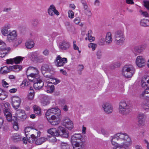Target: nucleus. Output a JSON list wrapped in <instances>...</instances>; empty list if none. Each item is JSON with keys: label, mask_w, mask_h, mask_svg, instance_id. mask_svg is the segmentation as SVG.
<instances>
[{"label": "nucleus", "mask_w": 149, "mask_h": 149, "mask_svg": "<svg viewBox=\"0 0 149 149\" xmlns=\"http://www.w3.org/2000/svg\"><path fill=\"white\" fill-rule=\"evenodd\" d=\"M61 149H70V146L66 143L62 142L61 144Z\"/></svg>", "instance_id": "a19ab883"}, {"label": "nucleus", "mask_w": 149, "mask_h": 149, "mask_svg": "<svg viewBox=\"0 0 149 149\" xmlns=\"http://www.w3.org/2000/svg\"><path fill=\"white\" fill-rule=\"evenodd\" d=\"M35 131V132H37V130H33L31 127H26L24 130V132L25 136H27L28 134L27 133H32L33 131Z\"/></svg>", "instance_id": "f704fd0d"}, {"label": "nucleus", "mask_w": 149, "mask_h": 149, "mask_svg": "<svg viewBox=\"0 0 149 149\" xmlns=\"http://www.w3.org/2000/svg\"><path fill=\"white\" fill-rule=\"evenodd\" d=\"M96 55L98 59H100L102 57V55L101 50H98L97 52Z\"/></svg>", "instance_id": "864d4df0"}, {"label": "nucleus", "mask_w": 149, "mask_h": 149, "mask_svg": "<svg viewBox=\"0 0 149 149\" xmlns=\"http://www.w3.org/2000/svg\"><path fill=\"white\" fill-rule=\"evenodd\" d=\"M10 104L8 102L4 104L2 107L3 113L6 119L9 122H10L12 120V114L10 109Z\"/></svg>", "instance_id": "0eeeda50"}, {"label": "nucleus", "mask_w": 149, "mask_h": 149, "mask_svg": "<svg viewBox=\"0 0 149 149\" xmlns=\"http://www.w3.org/2000/svg\"><path fill=\"white\" fill-rule=\"evenodd\" d=\"M40 24L39 21L37 19H34L32 21L31 25L34 27H36Z\"/></svg>", "instance_id": "c9c22d12"}, {"label": "nucleus", "mask_w": 149, "mask_h": 149, "mask_svg": "<svg viewBox=\"0 0 149 149\" xmlns=\"http://www.w3.org/2000/svg\"><path fill=\"white\" fill-rule=\"evenodd\" d=\"M74 21L75 24H78L80 22V19L79 17H77L74 19Z\"/></svg>", "instance_id": "e2e57ef3"}, {"label": "nucleus", "mask_w": 149, "mask_h": 149, "mask_svg": "<svg viewBox=\"0 0 149 149\" xmlns=\"http://www.w3.org/2000/svg\"><path fill=\"white\" fill-rule=\"evenodd\" d=\"M146 87L145 90L143 91L140 95V97L142 98H149V83Z\"/></svg>", "instance_id": "b1692460"}, {"label": "nucleus", "mask_w": 149, "mask_h": 149, "mask_svg": "<svg viewBox=\"0 0 149 149\" xmlns=\"http://www.w3.org/2000/svg\"><path fill=\"white\" fill-rule=\"evenodd\" d=\"M105 41L103 38H101L100 39L98 42V44L100 45H104Z\"/></svg>", "instance_id": "4d7b16f0"}, {"label": "nucleus", "mask_w": 149, "mask_h": 149, "mask_svg": "<svg viewBox=\"0 0 149 149\" xmlns=\"http://www.w3.org/2000/svg\"><path fill=\"white\" fill-rule=\"evenodd\" d=\"M14 62V59H13L10 58V59H7L6 60V63L7 64H13Z\"/></svg>", "instance_id": "680f3d73"}, {"label": "nucleus", "mask_w": 149, "mask_h": 149, "mask_svg": "<svg viewBox=\"0 0 149 149\" xmlns=\"http://www.w3.org/2000/svg\"><path fill=\"white\" fill-rule=\"evenodd\" d=\"M34 113L38 115L40 114L41 111L40 108L37 106H34L33 107Z\"/></svg>", "instance_id": "ea45409f"}, {"label": "nucleus", "mask_w": 149, "mask_h": 149, "mask_svg": "<svg viewBox=\"0 0 149 149\" xmlns=\"http://www.w3.org/2000/svg\"><path fill=\"white\" fill-rule=\"evenodd\" d=\"M104 111L107 113H110L112 112L113 107L111 105L108 103H105L102 106Z\"/></svg>", "instance_id": "aec40b11"}, {"label": "nucleus", "mask_w": 149, "mask_h": 149, "mask_svg": "<svg viewBox=\"0 0 149 149\" xmlns=\"http://www.w3.org/2000/svg\"><path fill=\"white\" fill-rule=\"evenodd\" d=\"M62 125L69 130H71L73 127V123L68 117H65L62 120Z\"/></svg>", "instance_id": "9b49d317"}, {"label": "nucleus", "mask_w": 149, "mask_h": 149, "mask_svg": "<svg viewBox=\"0 0 149 149\" xmlns=\"http://www.w3.org/2000/svg\"><path fill=\"white\" fill-rule=\"evenodd\" d=\"M145 119L138 120L139 125L140 126H142L144 125Z\"/></svg>", "instance_id": "5fc2aeb1"}, {"label": "nucleus", "mask_w": 149, "mask_h": 149, "mask_svg": "<svg viewBox=\"0 0 149 149\" xmlns=\"http://www.w3.org/2000/svg\"><path fill=\"white\" fill-rule=\"evenodd\" d=\"M112 145L115 147H128L132 144V141L126 133H118L111 137Z\"/></svg>", "instance_id": "f257e3e1"}, {"label": "nucleus", "mask_w": 149, "mask_h": 149, "mask_svg": "<svg viewBox=\"0 0 149 149\" xmlns=\"http://www.w3.org/2000/svg\"><path fill=\"white\" fill-rule=\"evenodd\" d=\"M74 149H84V146L82 142H80V143H78L77 145L73 146Z\"/></svg>", "instance_id": "4c0bfd02"}, {"label": "nucleus", "mask_w": 149, "mask_h": 149, "mask_svg": "<svg viewBox=\"0 0 149 149\" xmlns=\"http://www.w3.org/2000/svg\"><path fill=\"white\" fill-rule=\"evenodd\" d=\"M49 66L47 65H44L42 66L41 68V72L44 76L45 77L51 79V75H49L46 74L49 71Z\"/></svg>", "instance_id": "6ab92c4d"}, {"label": "nucleus", "mask_w": 149, "mask_h": 149, "mask_svg": "<svg viewBox=\"0 0 149 149\" xmlns=\"http://www.w3.org/2000/svg\"><path fill=\"white\" fill-rule=\"evenodd\" d=\"M7 36V40L9 42H13L16 38L17 31L14 30L10 32Z\"/></svg>", "instance_id": "a211bd4d"}, {"label": "nucleus", "mask_w": 149, "mask_h": 149, "mask_svg": "<svg viewBox=\"0 0 149 149\" xmlns=\"http://www.w3.org/2000/svg\"><path fill=\"white\" fill-rule=\"evenodd\" d=\"M22 67L21 65H17L10 66L9 67L5 66L1 68V72L2 74H6L12 71L13 69H18V71L21 70Z\"/></svg>", "instance_id": "6e6552de"}, {"label": "nucleus", "mask_w": 149, "mask_h": 149, "mask_svg": "<svg viewBox=\"0 0 149 149\" xmlns=\"http://www.w3.org/2000/svg\"><path fill=\"white\" fill-rule=\"evenodd\" d=\"M41 103L43 106H45L49 103V98L46 96H44L41 100Z\"/></svg>", "instance_id": "c85d7f7f"}, {"label": "nucleus", "mask_w": 149, "mask_h": 149, "mask_svg": "<svg viewBox=\"0 0 149 149\" xmlns=\"http://www.w3.org/2000/svg\"><path fill=\"white\" fill-rule=\"evenodd\" d=\"M84 13L88 17H91L92 15V13L91 11L88 8L86 9H84Z\"/></svg>", "instance_id": "79ce46f5"}, {"label": "nucleus", "mask_w": 149, "mask_h": 149, "mask_svg": "<svg viewBox=\"0 0 149 149\" xmlns=\"http://www.w3.org/2000/svg\"><path fill=\"white\" fill-rule=\"evenodd\" d=\"M48 90H47V92L48 93H52L54 89V86L53 85L47 84V86H46Z\"/></svg>", "instance_id": "58836bf2"}, {"label": "nucleus", "mask_w": 149, "mask_h": 149, "mask_svg": "<svg viewBox=\"0 0 149 149\" xmlns=\"http://www.w3.org/2000/svg\"><path fill=\"white\" fill-rule=\"evenodd\" d=\"M140 25L143 26H149V19H141L140 21Z\"/></svg>", "instance_id": "72a5a7b5"}, {"label": "nucleus", "mask_w": 149, "mask_h": 149, "mask_svg": "<svg viewBox=\"0 0 149 149\" xmlns=\"http://www.w3.org/2000/svg\"><path fill=\"white\" fill-rule=\"evenodd\" d=\"M82 136L80 134H75L72 135L71 141L72 146L77 145L82 142Z\"/></svg>", "instance_id": "1a4fd4ad"}, {"label": "nucleus", "mask_w": 149, "mask_h": 149, "mask_svg": "<svg viewBox=\"0 0 149 149\" xmlns=\"http://www.w3.org/2000/svg\"><path fill=\"white\" fill-rule=\"evenodd\" d=\"M12 27L11 25L7 23L5 24L1 29V32L2 34L4 36H6L11 32L10 30Z\"/></svg>", "instance_id": "ddd939ff"}, {"label": "nucleus", "mask_w": 149, "mask_h": 149, "mask_svg": "<svg viewBox=\"0 0 149 149\" xmlns=\"http://www.w3.org/2000/svg\"><path fill=\"white\" fill-rule=\"evenodd\" d=\"M15 117L17 118H20L24 120L26 118L27 116L24 110L19 109L16 110Z\"/></svg>", "instance_id": "f3484780"}, {"label": "nucleus", "mask_w": 149, "mask_h": 149, "mask_svg": "<svg viewBox=\"0 0 149 149\" xmlns=\"http://www.w3.org/2000/svg\"><path fill=\"white\" fill-rule=\"evenodd\" d=\"M36 62L39 63H42L43 62L44 60L43 58L41 56H38Z\"/></svg>", "instance_id": "13d9d810"}, {"label": "nucleus", "mask_w": 149, "mask_h": 149, "mask_svg": "<svg viewBox=\"0 0 149 149\" xmlns=\"http://www.w3.org/2000/svg\"><path fill=\"white\" fill-rule=\"evenodd\" d=\"M28 70H34L36 72L35 73H31L28 76V78L30 81H32L34 80L35 82L34 83L43 82L42 81V77L39 74V71L36 68L34 67H30L28 68Z\"/></svg>", "instance_id": "7ed1b4c3"}, {"label": "nucleus", "mask_w": 149, "mask_h": 149, "mask_svg": "<svg viewBox=\"0 0 149 149\" xmlns=\"http://www.w3.org/2000/svg\"><path fill=\"white\" fill-rule=\"evenodd\" d=\"M10 49L9 47H6V43L3 41L0 40V50L6 51L8 52Z\"/></svg>", "instance_id": "a878e982"}, {"label": "nucleus", "mask_w": 149, "mask_h": 149, "mask_svg": "<svg viewBox=\"0 0 149 149\" xmlns=\"http://www.w3.org/2000/svg\"><path fill=\"white\" fill-rule=\"evenodd\" d=\"M34 93L33 90H31V92H30L28 95V98L30 100H32L33 98Z\"/></svg>", "instance_id": "8fccbe9b"}, {"label": "nucleus", "mask_w": 149, "mask_h": 149, "mask_svg": "<svg viewBox=\"0 0 149 149\" xmlns=\"http://www.w3.org/2000/svg\"><path fill=\"white\" fill-rule=\"evenodd\" d=\"M11 139L14 142H18L21 141L22 136L20 134L15 133L11 136Z\"/></svg>", "instance_id": "4be33fe9"}, {"label": "nucleus", "mask_w": 149, "mask_h": 149, "mask_svg": "<svg viewBox=\"0 0 149 149\" xmlns=\"http://www.w3.org/2000/svg\"><path fill=\"white\" fill-rule=\"evenodd\" d=\"M81 2L83 6L84 9H86L87 8H88L87 3L86 1L85 0H81Z\"/></svg>", "instance_id": "37998d69"}, {"label": "nucleus", "mask_w": 149, "mask_h": 149, "mask_svg": "<svg viewBox=\"0 0 149 149\" xmlns=\"http://www.w3.org/2000/svg\"><path fill=\"white\" fill-rule=\"evenodd\" d=\"M149 83V77L145 76L142 79L141 84L142 86L145 88L146 87Z\"/></svg>", "instance_id": "393cba45"}, {"label": "nucleus", "mask_w": 149, "mask_h": 149, "mask_svg": "<svg viewBox=\"0 0 149 149\" xmlns=\"http://www.w3.org/2000/svg\"><path fill=\"white\" fill-rule=\"evenodd\" d=\"M134 67L131 65H125L122 69V74L125 77L131 78L135 72Z\"/></svg>", "instance_id": "39448f33"}, {"label": "nucleus", "mask_w": 149, "mask_h": 149, "mask_svg": "<svg viewBox=\"0 0 149 149\" xmlns=\"http://www.w3.org/2000/svg\"><path fill=\"white\" fill-rule=\"evenodd\" d=\"M28 56L33 62H36L38 57L36 53L35 52L29 53L28 54Z\"/></svg>", "instance_id": "cd10ccee"}, {"label": "nucleus", "mask_w": 149, "mask_h": 149, "mask_svg": "<svg viewBox=\"0 0 149 149\" xmlns=\"http://www.w3.org/2000/svg\"><path fill=\"white\" fill-rule=\"evenodd\" d=\"M112 39L111 37V32H108L106 35L105 41L106 44L109 45L112 41Z\"/></svg>", "instance_id": "bb28decb"}, {"label": "nucleus", "mask_w": 149, "mask_h": 149, "mask_svg": "<svg viewBox=\"0 0 149 149\" xmlns=\"http://www.w3.org/2000/svg\"><path fill=\"white\" fill-rule=\"evenodd\" d=\"M58 47L59 49L61 50L65 51L69 49L70 47V44L68 41L63 40L59 42Z\"/></svg>", "instance_id": "4468645a"}, {"label": "nucleus", "mask_w": 149, "mask_h": 149, "mask_svg": "<svg viewBox=\"0 0 149 149\" xmlns=\"http://www.w3.org/2000/svg\"><path fill=\"white\" fill-rule=\"evenodd\" d=\"M89 48H91L93 51L95 50L96 47L97 45L96 44H94L92 43H90L88 45Z\"/></svg>", "instance_id": "3c124183"}, {"label": "nucleus", "mask_w": 149, "mask_h": 149, "mask_svg": "<svg viewBox=\"0 0 149 149\" xmlns=\"http://www.w3.org/2000/svg\"><path fill=\"white\" fill-rule=\"evenodd\" d=\"M49 122L52 125H57L59 123L60 121L59 120H58L52 121V120L51 119L50 120H49Z\"/></svg>", "instance_id": "603ef678"}, {"label": "nucleus", "mask_w": 149, "mask_h": 149, "mask_svg": "<svg viewBox=\"0 0 149 149\" xmlns=\"http://www.w3.org/2000/svg\"><path fill=\"white\" fill-rule=\"evenodd\" d=\"M47 118L49 121V120H50L51 119L52 120V121L59 120V117H57L56 115H54L52 116L50 118H49V119H48V118Z\"/></svg>", "instance_id": "09e8293b"}, {"label": "nucleus", "mask_w": 149, "mask_h": 149, "mask_svg": "<svg viewBox=\"0 0 149 149\" xmlns=\"http://www.w3.org/2000/svg\"><path fill=\"white\" fill-rule=\"evenodd\" d=\"M40 135V132L37 131V132H36V134H31L30 137H32V139L33 140H34V141L35 142L36 139L39 137Z\"/></svg>", "instance_id": "473e14b6"}, {"label": "nucleus", "mask_w": 149, "mask_h": 149, "mask_svg": "<svg viewBox=\"0 0 149 149\" xmlns=\"http://www.w3.org/2000/svg\"><path fill=\"white\" fill-rule=\"evenodd\" d=\"M115 39L114 42L117 45H121L125 40L124 31L123 30H118L115 31L114 33Z\"/></svg>", "instance_id": "20e7f679"}, {"label": "nucleus", "mask_w": 149, "mask_h": 149, "mask_svg": "<svg viewBox=\"0 0 149 149\" xmlns=\"http://www.w3.org/2000/svg\"><path fill=\"white\" fill-rule=\"evenodd\" d=\"M92 32V31L91 30H89L88 31V39L89 41L91 42H92L95 40V38L94 37H92L90 35V33H91Z\"/></svg>", "instance_id": "de8ad7c7"}, {"label": "nucleus", "mask_w": 149, "mask_h": 149, "mask_svg": "<svg viewBox=\"0 0 149 149\" xmlns=\"http://www.w3.org/2000/svg\"><path fill=\"white\" fill-rule=\"evenodd\" d=\"M73 48L75 50H79V47H78L76 45V42L75 41H73Z\"/></svg>", "instance_id": "69168bd1"}, {"label": "nucleus", "mask_w": 149, "mask_h": 149, "mask_svg": "<svg viewBox=\"0 0 149 149\" xmlns=\"http://www.w3.org/2000/svg\"><path fill=\"white\" fill-rule=\"evenodd\" d=\"M7 93L5 91H3L1 94H0V99L1 100H3L7 97Z\"/></svg>", "instance_id": "a18cd8bd"}, {"label": "nucleus", "mask_w": 149, "mask_h": 149, "mask_svg": "<svg viewBox=\"0 0 149 149\" xmlns=\"http://www.w3.org/2000/svg\"><path fill=\"white\" fill-rule=\"evenodd\" d=\"M22 84H24V86H28L29 84V82L27 79H24V80L22 81Z\"/></svg>", "instance_id": "338daca9"}, {"label": "nucleus", "mask_w": 149, "mask_h": 149, "mask_svg": "<svg viewBox=\"0 0 149 149\" xmlns=\"http://www.w3.org/2000/svg\"><path fill=\"white\" fill-rule=\"evenodd\" d=\"M48 13L51 16H53L54 14L58 15L59 13L56 9L54 5H51L48 10Z\"/></svg>", "instance_id": "412c9836"}, {"label": "nucleus", "mask_w": 149, "mask_h": 149, "mask_svg": "<svg viewBox=\"0 0 149 149\" xmlns=\"http://www.w3.org/2000/svg\"><path fill=\"white\" fill-rule=\"evenodd\" d=\"M141 106L145 109H149V102L143 103L141 104Z\"/></svg>", "instance_id": "49530a36"}, {"label": "nucleus", "mask_w": 149, "mask_h": 149, "mask_svg": "<svg viewBox=\"0 0 149 149\" xmlns=\"http://www.w3.org/2000/svg\"><path fill=\"white\" fill-rule=\"evenodd\" d=\"M12 101L13 107L15 109H17L19 106L21 100L19 97L14 96L12 97Z\"/></svg>", "instance_id": "dca6fc26"}, {"label": "nucleus", "mask_w": 149, "mask_h": 149, "mask_svg": "<svg viewBox=\"0 0 149 149\" xmlns=\"http://www.w3.org/2000/svg\"><path fill=\"white\" fill-rule=\"evenodd\" d=\"M13 128L16 130H17L18 129V127L17 123L16 122L14 123L13 125Z\"/></svg>", "instance_id": "774afa93"}, {"label": "nucleus", "mask_w": 149, "mask_h": 149, "mask_svg": "<svg viewBox=\"0 0 149 149\" xmlns=\"http://www.w3.org/2000/svg\"><path fill=\"white\" fill-rule=\"evenodd\" d=\"M84 68V66L83 65H79L78 67V71L81 72L82 71ZM80 74H81V72L79 73Z\"/></svg>", "instance_id": "bf43d9fd"}, {"label": "nucleus", "mask_w": 149, "mask_h": 149, "mask_svg": "<svg viewBox=\"0 0 149 149\" xmlns=\"http://www.w3.org/2000/svg\"><path fill=\"white\" fill-rule=\"evenodd\" d=\"M144 49V47L142 46H139L134 47L133 50V52L136 56L138 54L141 53Z\"/></svg>", "instance_id": "5701e85b"}, {"label": "nucleus", "mask_w": 149, "mask_h": 149, "mask_svg": "<svg viewBox=\"0 0 149 149\" xmlns=\"http://www.w3.org/2000/svg\"><path fill=\"white\" fill-rule=\"evenodd\" d=\"M47 139L44 137H41L39 138H37L36 141L35 143L37 145H39L42 144L45 142L47 140Z\"/></svg>", "instance_id": "2f4dec72"}, {"label": "nucleus", "mask_w": 149, "mask_h": 149, "mask_svg": "<svg viewBox=\"0 0 149 149\" xmlns=\"http://www.w3.org/2000/svg\"><path fill=\"white\" fill-rule=\"evenodd\" d=\"M68 17L70 18H73L74 13L72 10H69L68 12Z\"/></svg>", "instance_id": "6e6d98bb"}, {"label": "nucleus", "mask_w": 149, "mask_h": 149, "mask_svg": "<svg viewBox=\"0 0 149 149\" xmlns=\"http://www.w3.org/2000/svg\"><path fill=\"white\" fill-rule=\"evenodd\" d=\"M145 59L142 56H138L136 58V63L139 68H141L145 66Z\"/></svg>", "instance_id": "2eb2a0df"}, {"label": "nucleus", "mask_w": 149, "mask_h": 149, "mask_svg": "<svg viewBox=\"0 0 149 149\" xmlns=\"http://www.w3.org/2000/svg\"><path fill=\"white\" fill-rule=\"evenodd\" d=\"M146 116L143 113H139L137 117L138 120L145 119Z\"/></svg>", "instance_id": "c03bdc74"}, {"label": "nucleus", "mask_w": 149, "mask_h": 149, "mask_svg": "<svg viewBox=\"0 0 149 149\" xmlns=\"http://www.w3.org/2000/svg\"><path fill=\"white\" fill-rule=\"evenodd\" d=\"M15 64L19 63L23 60V57L21 56H17L13 58Z\"/></svg>", "instance_id": "e433bc0d"}, {"label": "nucleus", "mask_w": 149, "mask_h": 149, "mask_svg": "<svg viewBox=\"0 0 149 149\" xmlns=\"http://www.w3.org/2000/svg\"><path fill=\"white\" fill-rule=\"evenodd\" d=\"M61 110L58 108L55 107L49 109L46 113L45 115L47 116H49L52 114H54L59 117L61 115Z\"/></svg>", "instance_id": "9d476101"}, {"label": "nucleus", "mask_w": 149, "mask_h": 149, "mask_svg": "<svg viewBox=\"0 0 149 149\" xmlns=\"http://www.w3.org/2000/svg\"><path fill=\"white\" fill-rule=\"evenodd\" d=\"M34 45V43L32 40H28L25 43V46L28 49L32 48Z\"/></svg>", "instance_id": "c756f323"}, {"label": "nucleus", "mask_w": 149, "mask_h": 149, "mask_svg": "<svg viewBox=\"0 0 149 149\" xmlns=\"http://www.w3.org/2000/svg\"><path fill=\"white\" fill-rule=\"evenodd\" d=\"M47 132L55 136H60L63 138H67L68 136V132L64 127H59L57 130L55 128H52L48 130Z\"/></svg>", "instance_id": "f03ea898"}, {"label": "nucleus", "mask_w": 149, "mask_h": 149, "mask_svg": "<svg viewBox=\"0 0 149 149\" xmlns=\"http://www.w3.org/2000/svg\"><path fill=\"white\" fill-rule=\"evenodd\" d=\"M67 61L66 58H62L60 56H58L54 61V63L56 66L60 67L63 66L67 62Z\"/></svg>", "instance_id": "f8f14e48"}, {"label": "nucleus", "mask_w": 149, "mask_h": 149, "mask_svg": "<svg viewBox=\"0 0 149 149\" xmlns=\"http://www.w3.org/2000/svg\"><path fill=\"white\" fill-rule=\"evenodd\" d=\"M132 111L131 106L129 103L125 101L121 102L119 104V112L120 113L126 115Z\"/></svg>", "instance_id": "423d86ee"}, {"label": "nucleus", "mask_w": 149, "mask_h": 149, "mask_svg": "<svg viewBox=\"0 0 149 149\" xmlns=\"http://www.w3.org/2000/svg\"><path fill=\"white\" fill-rule=\"evenodd\" d=\"M44 85V83L43 82H41L40 83H34L33 84V86L35 89L39 90L43 87Z\"/></svg>", "instance_id": "7c9ffc66"}, {"label": "nucleus", "mask_w": 149, "mask_h": 149, "mask_svg": "<svg viewBox=\"0 0 149 149\" xmlns=\"http://www.w3.org/2000/svg\"><path fill=\"white\" fill-rule=\"evenodd\" d=\"M143 5L147 10H149V1H144L143 2Z\"/></svg>", "instance_id": "052dcab7"}, {"label": "nucleus", "mask_w": 149, "mask_h": 149, "mask_svg": "<svg viewBox=\"0 0 149 149\" xmlns=\"http://www.w3.org/2000/svg\"><path fill=\"white\" fill-rule=\"evenodd\" d=\"M26 139H27V141L30 143H32L34 142V140H33L32 139V137H31L30 136H29L28 137L26 138Z\"/></svg>", "instance_id": "0e129e2a"}]
</instances>
